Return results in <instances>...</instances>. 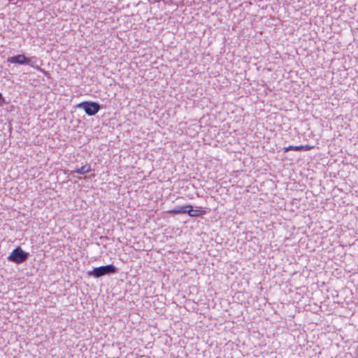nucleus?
<instances>
[{
  "mask_svg": "<svg viewBox=\"0 0 358 358\" xmlns=\"http://www.w3.org/2000/svg\"><path fill=\"white\" fill-rule=\"evenodd\" d=\"M117 268L113 264H108L94 268L87 272V275L99 278L106 275H111L117 273Z\"/></svg>",
  "mask_w": 358,
  "mask_h": 358,
  "instance_id": "1",
  "label": "nucleus"
},
{
  "mask_svg": "<svg viewBox=\"0 0 358 358\" xmlns=\"http://www.w3.org/2000/svg\"><path fill=\"white\" fill-rule=\"evenodd\" d=\"M29 256L28 252H24L20 247H17L8 257V259L15 264H22L27 260Z\"/></svg>",
  "mask_w": 358,
  "mask_h": 358,
  "instance_id": "2",
  "label": "nucleus"
},
{
  "mask_svg": "<svg viewBox=\"0 0 358 358\" xmlns=\"http://www.w3.org/2000/svg\"><path fill=\"white\" fill-rule=\"evenodd\" d=\"M76 107L83 109L85 113L89 116L96 115L101 108V106L99 103L87 101L78 103Z\"/></svg>",
  "mask_w": 358,
  "mask_h": 358,
  "instance_id": "3",
  "label": "nucleus"
},
{
  "mask_svg": "<svg viewBox=\"0 0 358 358\" xmlns=\"http://www.w3.org/2000/svg\"><path fill=\"white\" fill-rule=\"evenodd\" d=\"M31 62V59L27 57L24 55H17L15 56L8 57L7 62L11 64H17L20 65H28Z\"/></svg>",
  "mask_w": 358,
  "mask_h": 358,
  "instance_id": "4",
  "label": "nucleus"
},
{
  "mask_svg": "<svg viewBox=\"0 0 358 358\" xmlns=\"http://www.w3.org/2000/svg\"><path fill=\"white\" fill-rule=\"evenodd\" d=\"M187 211L186 213L190 216V217H197L200 215L199 212H201V210L198 209H194L193 206L190 204L186 205ZM205 211H202V213H204Z\"/></svg>",
  "mask_w": 358,
  "mask_h": 358,
  "instance_id": "5",
  "label": "nucleus"
},
{
  "mask_svg": "<svg viewBox=\"0 0 358 358\" xmlns=\"http://www.w3.org/2000/svg\"><path fill=\"white\" fill-rule=\"evenodd\" d=\"M187 211L186 205L183 206H178L172 210H170L168 211V213L172 214V215H177V214H185Z\"/></svg>",
  "mask_w": 358,
  "mask_h": 358,
  "instance_id": "6",
  "label": "nucleus"
},
{
  "mask_svg": "<svg viewBox=\"0 0 358 358\" xmlns=\"http://www.w3.org/2000/svg\"><path fill=\"white\" fill-rule=\"evenodd\" d=\"M91 171V166L90 164H85L84 166H82L80 168L76 169L74 172L83 175L87 173H89Z\"/></svg>",
  "mask_w": 358,
  "mask_h": 358,
  "instance_id": "7",
  "label": "nucleus"
},
{
  "mask_svg": "<svg viewBox=\"0 0 358 358\" xmlns=\"http://www.w3.org/2000/svg\"><path fill=\"white\" fill-rule=\"evenodd\" d=\"M5 102L4 98L2 94L0 92V105H2Z\"/></svg>",
  "mask_w": 358,
  "mask_h": 358,
  "instance_id": "8",
  "label": "nucleus"
},
{
  "mask_svg": "<svg viewBox=\"0 0 358 358\" xmlns=\"http://www.w3.org/2000/svg\"><path fill=\"white\" fill-rule=\"evenodd\" d=\"M302 148V146H292V150H300Z\"/></svg>",
  "mask_w": 358,
  "mask_h": 358,
  "instance_id": "9",
  "label": "nucleus"
},
{
  "mask_svg": "<svg viewBox=\"0 0 358 358\" xmlns=\"http://www.w3.org/2000/svg\"><path fill=\"white\" fill-rule=\"evenodd\" d=\"M289 150H291V145H289V146H288V147L285 148V152H287V151H289Z\"/></svg>",
  "mask_w": 358,
  "mask_h": 358,
  "instance_id": "10",
  "label": "nucleus"
}]
</instances>
